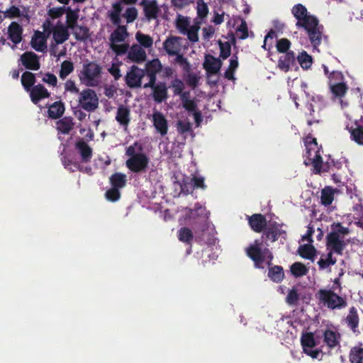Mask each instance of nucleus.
Instances as JSON below:
<instances>
[{
    "instance_id": "nucleus-31",
    "label": "nucleus",
    "mask_w": 363,
    "mask_h": 363,
    "mask_svg": "<svg viewBox=\"0 0 363 363\" xmlns=\"http://www.w3.org/2000/svg\"><path fill=\"white\" fill-rule=\"evenodd\" d=\"M269 278L276 283H280L284 278V272L282 267L279 265L269 266L268 271Z\"/></svg>"
},
{
    "instance_id": "nucleus-14",
    "label": "nucleus",
    "mask_w": 363,
    "mask_h": 363,
    "mask_svg": "<svg viewBox=\"0 0 363 363\" xmlns=\"http://www.w3.org/2000/svg\"><path fill=\"white\" fill-rule=\"evenodd\" d=\"M22 65L28 70L36 71L40 67L38 56L33 52L27 51L21 55Z\"/></svg>"
},
{
    "instance_id": "nucleus-12",
    "label": "nucleus",
    "mask_w": 363,
    "mask_h": 363,
    "mask_svg": "<svg viewBox=\"0 0 363 363\" xmlns=\"http://www.w3.org/2000/svg\"><path fill=\"white\" fill-rule=\"evenodd\" d=\"M282 224L274 222L273 223L269 224V226L266 227L263 231V235L265 236L266 240L274 242L280 237L286 239V232L282 229Z\"/></svg>"
},
{
    "instance_id": "nucleus-59",
    "label": "nucleus",
    "mask_w": 363,
    "mask_h": 363,
    "mask_svg": "<svg viewBox=\"0 0 363 363\" xmlns=\"http://www.w3.org/2000/svg\"><path fill=\"white\" fill-rule=\"evenodd\" d=\"M347 90L346 84L343 82L337 83L331 86L333 94L337 97H342Z\"/></svg>"
},
{
    "instance_id": "nucleus-37",
    "label": "nucleus",
    "mask_w": 363,
    "mask_h": 363,
    "mask_svg": "<svg viewBox=\"0 0 363 363\" xmlns=\"http://www.w3.org/2000/svg\"><path fill=\"white\" fill-rule=\"evenodd\" d=\"M335 191L331 186H325L321 191V203L325 206H330L334 200Z\"/></svg>"
},
{
    "instance_id": "nucleus-40",
    "label": "nucleus",
    "mask_w": 363,
    "mask_h": 363,
    "mask_svg": "<svg viewBox=\"0 0 363 363\" xmlns=\"http://www.w3.org/2000/svg\"><path fill=\"white\" fill-rule=\"evenodd\" d=\"M291 272L295 277H301L306 275L308 272V269L303 263L296 262H294L290 267Z\"/></svg>"
},
{
    "instance_id": "nucleus-57",
    "label": "nucleus",
    "mask_w": 363,
    "mask_h": 363,
    "mask_svg": "<svg viewBox=\"0 0 363 363\" xmlns=\"http://www.w3.org/2000/svg\"><path fill=\"white\" fill-rule=\"evenodd\" d=\"M304 144L307 149V155L308 156H311V150H315V148L318 146L317 140L315 138L312 137V135L311 133L308 134L307 136L304 138Z\"/></svg>"
},
{
    "instance_id": "nucleus-58",
    "label": "nucleus",
    "mask_w": 363,
    "mask_h": 363,
    "mask_svg": "<svg viewBox=\"0 0 363 363\" xmlns=\"http://www.w3.org/2000/svg\"><path fill=\"white\" fill-rule=\"evenodd\" d=\"M277 38V33L271 29L264 37V44L262 46L265 50L269 51L273 47V39Z\"/></svg>"
},
{
    "instance_id": "nucleus-6",
    "label": "nucleus",
    "mask_w": 363,
    "mask_h": 363,
    "mask_svg": "<svg viewBox=\"0 0 363 363\" xmlns=\"http://www.w3.org/2000/svg\"><path fill=\"white\" fill-rule=\"evenodd\" d=\"M102 72L101 67L96 62H88L83 64L82 71L79 75L82 80L87 84L93 86L98 81Z\"/></svg>"
},
{
    "instance_id": "nucleus-43",
    "label": "nucleus",
    "mask_w": 363,
    "mask_h": 363,
    "mask_svg": "<svg viewBox=\"0 0 363 363\" xmlns=\"http://www.w3.org/2000/svg\"><path fill=\"white\" fill-rule=\"evenodd\" d=\"M297 60L301 67L303 69H308L310 68L313 64V58L312 57L307 53L306 51L303 50L298 56L297 57Z\"/></svg>"
},
{
    "instance_id": "nucleus-10",
    "label": "nucleus",
    "mask_w": 363,
    "mask_h": 363,
    "mask_svg": "<svg viewBox=\"0 0 363 363\" xmlns=\"http://www.w3.org/2000/svg\"><path fill=\"white\" fill-rule=\"evenodd\" d=\"M138 0H118L112 4V9L108 11V17L113 24L121 23V13L124 5H135Z\"/></svg>"
},
{
    "instance_id": "nucleus-55",
    "label": "nucleus",
    "mask_w": 363,
    "mask_h": 363,
    "mask_svg": "<svg viewBox=\"0 0 363 363\" xmlns=\"http://www.w3.org/2000/svg\"><path fill=\"white\" fill-rule=\"evenodd\" d=\"M220 48V57L223 60L227 59L231 54V44L229 42L218 41Z\"/></svg>"
},
{
    "instance_id": "nucleus-38",
    "label": "nucleus",
    "mask_w": 363,
    "mask_h": 363,
    "mask_svg": "<svg viewBox=\"0 0 363 363\" xmlns=\"http://www.w3.org/2000/svg\"><path fill=\"white\" fill-rule=\"evenodd\" d=\"M78 18L79 15L77 11L72 10L70 7H68L66 13L67 27L70 29H74L77 26Z\"/></svg>"
},
{
    "instance_id": "nucleus-50",
    "label": "nucleus",
    "mask_w": 363,
    "mask_h": 363,
    "mask_svg": "<svg viewBox=\"0 0 363 363\" xmlns=\"http://www.w3.org/2000/svg\"><path fill=\"white\" fill-rule=\"evenodd\" d=\"M291 13L294 16V18L298 21L302 17H305L306 15L309 13L306 7L301 4H295L291 9Z\"/></svg>"
},
{
    "instance_id": "nucleus-51",
    "label": "nucleus",
    "mask_w": 363,
    "mask_h": 363,
    "mask_svg": "<svg viewBox=\"0 0 363 363\" xmlns=\"http://www.w3.org/2000/svg\"><path fill=\"white\" fill-rule=\"evenodd\" d=\"M74 37L77 40H86L89 36V30L86 26H77L74 33Z\"/></svg>"
},
{
    "instance_id": "nucleus-20",
    "label": "nucleus",
    "mask_w": 363,
    "mask_h": 363,
    "mask_svg": "<svg viewBox=\"0 0 363 363\" xmlns=\"http://www.w3.org/2000/svg\"><path fill=\"white\" fill-rule=\"evenodd\" d=\"M53 39L57 44H62L69 37V33L68 28L60 22L53 28L52 29Z\"/></svg>"
},
{
    "instance_id": "nucleus-39",
    "label": "nucleus",
    "mask_w": 363,
    "mask_h": 363,
    "mask_svg": "<svg viewBox=\"0 0 363 363\" xmlns=\"http://www.w3.org/2000/svg\"><path fill=\"white\" fill-rule=\"evenodd\" d=\"M190 25V18L181 14H177L175 20V26L181 33H185Z\"/></svg>"
},
{
    "instance_id": "nucleus-13",
    "label": "nucleus",
    "mask_w": 363,
    "mask_h": 363,
    "mask_svg": "<svg viewBox=\"0 0 363 363\" xmlns=\"http://www.w3.org/2000/svg\"><path fill=\"white\" fill-rule=\"evenodd\" d=\"M182 38L179 36L170 35L163 43V48L169 56L183 55L180 54L181 41Z\"/></svg>"
},
{
    "instance_id": "nucleus-17",
    "label": "nucleus",
    "mask_w": 363,
    "mask_h": 363,
    "mask_svg": "<svg viewBox=\"0 0 363 363\" xmlns=\"http://www.w3.org/2000/svg\"><path fill=\"white\" fill-rule=\"evenodd\" d=\"M248 223L252 230L256 233L264 231L267 227L266 218L261 213H255L248 216Z\"/></svg>"
},
{
    "instance_id": "nucleus-24",
    "label": "nucleus",
    "mask_w": 363,
    "mask_h": 363,
    "mask_svg": "<svg viewBox=\"0 0 363 363\" xmlns=\"http://www.w3.org/2000/svg\"><path fill=\"white\" fill-rule=\"evenodd\" d=\"M147 55L145 50L140 45H133L128 52V58L135 62L140 63L146 60Z\"/></svg>"
},
{
    "instance_id": "nucleus-23",
    "label": "nucleus",
    "mask_w": 363,
    "mask_h": 363,
    "mask_svg": "<svg viewBox=\"0 0 363 363\" xmlns=\"http://www.w3.org/2000/svg\"><path fill=\"white\" fill-rule=\"evenodd\" d=\"M152 98L157 103H162L168 97L167 87L164 82H159L157 86L152 88Z\"/></svg>"
},
{
    "instance_id": "nucleus-9",
    "label": "nucleus",
    "mask_w": 363,
    "mask_h": 363,
    "mask_svg": "<svg viewBox=\"0 0 363 363\" xmlns=\"http://www.w3.org/2000/svg\"><path fill=\"white\" fill-rule=\"evenodd\" d=\"M140 6L143 7L145 19L150 22L157 20L161 11L157 0H141Z\"/></svg>"
},
{
    "instance_id": "nucleus-16",
    "label": "nucleus",
    "mask_w": 363,
    "mask_h": 363,
    "mask_svg": "<svg viewBox=\"0 0 363 363\" xmlns=\"http://www.w3.org/2000/svg\"><path fill=\"white\" fill-rule=\"evenodd\" d=\"M28 92H29L30 100L34 104H38L42 99L49 98L50 96L48 89L40 84L33 86Z\"/></svg>"
},
{
    "instance_id": "nucleus-44",
    "label": "nucleus",
    "mask_w": 363,
    "mask_h": 363,
    "mask_svg": "<svg viewBox=\"0 0 363 363\" xmlns=\"http://www.w3.org/2000/svg\"><path fill=\"white\" fill-rule=\"evenodd\" d=\"M138 11L135 6L128 7L123 13H121V18L125 19L126 23H133L138 18Z\"/></svg>"
},
{
    "instance_id": "nucleus-48",
    "label": "nucleus",
    "mask_w": 363,
    "mask_h": 363,
    "mask_svg": "<svg viewBox=\"0 0 363 363\" xmlns=\"http://www.w3.org/2000/svg\"><path fill=\"white\" fill-rule=\"evenodd\" d=\"M300 296L298 293V290L296 287H293L288 292V294L285 298L286 303L292 306H295L298 305V302L299 300Z\"/></svg>"
},
{
    "instance_id": "nucleus-60",
    "label": "nucleus",
    "mask_w": 363,
    "mask_h": 363,
    "mask_svg": "<svg viewBox=\"0 0 363 363\" xmlns=\"http://www.w3.org/2000/svg\"><path fill=\"white\" fill-rule=\"evenodd\" d=\"M313 167V172L315 174H320L322 172L324 162H323L322 157L318 153V151H315V157L311 162Z\"/></svg>"
},
{
    "instance_id": "nucleus-26",
    "label": "nucleus",
    "mask_w": 363,
    "mask_h": 363,
    "mask_svg": "<svg viewBox=\"0 0 363 363\" xmlns=\"http://www.w3.org/2000/svg\"><path fill=\"white\" fill-rule=\"evenodd\" d=\"M323 337L324 342L330 349H333L339 345L341 338L340 334L339 333L330 329L325 330L323 333Z\"/></svg>"
},
{
    "instance_id": "nucleus-61",
    "label": "nucleus",
    "mask_w": 363,
    "mask_h": 363,
    "mask_svg": "<svg viewBox=\"0 0 363 363\" xmlns=\"http://www.w3.org/2000/svg\"><path fill=\"white\" fill-rule=\"evenodd\" d=\"M196 11L198 17L203 19L206 18L208 13V5L205 3L204 0H198Z\"/></svg>"
},
{
    "instance_id": "nucleus-33",
    "label": "nucleus",
    "mask_w": 363,
    "mask_h": 363,
    "mask_svg": "<svg viewBox=\"0 0 363 363\" xmlns=\"http://www.w3.org/2000/svg\"><path fill=\"white\" fill-rule=\"evenodd\" d=\"M162 65L159 59H154L147 62L145 64V67L143 72L145 74H157L161 72Z\"/></svg>"
},
{
    "instance_id": "nucleus-42",
    "label": "nucleus",
    "mask_w": 363,
    "mask_h": 363,
    "mask_svg": "<svg viewBox=\"0 0 363 363\" xmlns=\"http://www.w3.org/2000/svg\"><path fill=\"white\" fill-rule=\"evenodd\" d=\"M194 235L191 229L187 227H182L178 231V239L184 243L191 244Z\"/></svg>"
},
{
    "instance_id": "nucleus-28",
    "label": "nucleus",
    "mask_w": 363,
    "mask_h": 363,
    "mask_svg": "<svg viewBox=\"0 0 363 363\" xmlns=\"http://www.w3.org/2000/svg\"><path fill=\"white\" fill-rule=\"evenodd\" d=\"M345 321L353 332H356L359 327V318L357 313V310L354 306L350 308L349 313L346 316Z\"/></svg>"
},
{
    "instance_id": "nucleus-25",
    "label": "nucleus",
    "mask_w": 363,
    "mask_h": 363,
    "mask_svg": "<svg viewBox=\"0 0 363 363\" xmlns=\"http://www.w3.org/2000/svg\"><path fill=\"white\" fill-rule=\"evenodd\" d=\"M296 58L295 55L293 51H289L285 53L284 55H282L279 57L278 61V67L285 72H289L290 69L291 65L295 64Z\"/></svg>"
},
{
    "instance_id": "nucleus-1",
    "label": "nucleus",
    "mask_w": 363,
    "mask_h": 363,
    "mask_svg": "<svg viewBox=\"0 0 363 363\" xmlns=\"http://www.w3.org/2000/svg\"><path fill=\"white\" fill-rule=\"evenodd\" d=\"M263 240L257 239L250 243L245 250L246 255L253 262L254 266L257 269H264L262 265L266 262L269 267L272 265L274 256L271 250L264 247L262 248Z\"/></svg>"
},
{
    "instance_id": "nucleus-4",
    "label": "nucleus",
    "mask_w": 363,
    "mask_h": 363,
    "mask_svg": "<svg viewBox=\"0 0 363 363\" xmlns=\"http://www.w3.org/2000/svg\"><path fill=\"white\" fill-rule=\"evenodd\" d=\"M317 296L320 302L330 309H340L347 306L346 300L330 289H320Z\"/></svg>"
},
{
    "instance_id": "nucleus-35",
    "label": "nucleus",
    "mask_w": 363,
    "mask_h": 363,
    "mask_svg": "<svg viewBox=\"0 0 363 363\" xmlns=\"http://www.w3.org/2000/svg\"><path fill=\"white\" fill-rule=\"evenodd\" d=\"M109 181L112 187L120 189L123 188L126 184V175L123 173L116 172L110 177Z\"/></svg>"
},
{
    "instance_id": "nucleus-22",
    "label": "nucleus",
    "mask_w": 363,
    "mask_h": 363,
    "mask_svg": "<svg viewBox=\"0 0 363 363\" xmlns=\"http://www.w3.org/2000/svg\"><path fill=\"white\" fill-rule=\"evenodd\" d=\"M76 149L78 150L82 162H89L93 155L91 147L83 140L76 143Z\"/></svg>"
},
{
    "instance_id": "nucleus-30",
    "label": "nucleus",
    "mask_w": 363,
    "mask_h": 363,
    "mask_svg": "<svg viewBox=\"0 0 363 363\" xmlns=\"http://www.w3.org/2000/svg\"><path fill=\"white\" fill-rule=\"evenodd\" d=\"M239 66L237 53L234 54L230 60L228 69L224 72V77L230 81H235V72Z\"/></svg>"
},
{
    "instance_id": "nucleus-15",
    "label": "nucleus",
    "mask_w": 363,
    "mask_h": 363,
    "mask_svg": "<svg viewBox=\"0 0 363 363\" xmlns=\"http://www.w3.org/2000/svg\"><path fill=\"white\" fill-rule=\"evenodd\" d=\"M115 119L126 131L131 120L130 108L123 104L119 105L117 108Z\"/></svg>"
},
{
    "instance_id": "nucleus-46",
    "label": "nucleus",
    "mask_w": 363,
    "mask_h": 363,
    "mask_svg": "<svg viewBox=\"0 0 363 363\" xmlns=\"http://www.w3.org/2000/svg\"><path fill=\"white\" fill-rule=\"evenodd\" d=\"M350 138L359 145H363V125H357V128H351L350 130Z\"/></svg>"
},
{
    "instance_id": "nucleus-52",
    "label": "nucleus",
    "mask_w": 363,
    "mask_h": 363,
    "mask_svg": "<svg viewBox=\"0 0 363 363\" xmlns=\"http://www.w3.org/2000/svg\"><path fill=\"white\" fill-rule=\"evenodd\" d=\"M337 262L336 258L333 257V252H329L327 255L326 259L323 258L322 257L318 261V264L320 269H325L330 265H334Z\"/></svg>"
},
{
    "instance_id": "nucleus-41",
    "label": "nucleus",
    "mask_w": 363,
    "mask_h": 363,
    "mask_svg": "<svg viewBox=\"0 0 363 363\" xmlns=\"http://www.w3.org/2000/svg\"><path fill=\"white\" fill-rule=\"evenodd\" d=\"M74 64L70 60H65L61 63L59 77L62 79L66 77L74 71Z\"/></svg>"
},
{
    "instance_id": "nucleus-7",
    "label": "nucleus",
    "mask_w": 363,
    "mask_h": 363,
    "mask_svg": "<svg viewBox=\"0 0 363 363\" xmlns=\"http://www.w3.org/2000/svg\"><path fill=\"white\" fill-rule=\"evenodd\" d=\"M79 104L82 108L88 111H94L99 106V98L96 91L86 89L79 93Z\"/></svg>"
},
{
    "instance_id": "nucleus-18",
    "label": "nucleus",
    "mask_w": 363,
    "mask_h": 363,
    "mask_svg": "<svg viewBox=\"0 0 363 363\" xmlns=\"http://www.w3.org/2000/svg\"><path fill=\"white\" fill-rule=\"evenodd\" d=\"M222 64V61L219 58H216L213 55H208L206 56L203 68L208 76L216 74L220 71Z\"/></svg>"
},
{
    "instance_id": "nucleus-49",
    "label": "nucleus",
    "mask_w": 363,
    "mask_h": 363,
    "mask_svg": "<svg viewBox=\"0 0 363 363\" xmlns=\"http://www.w3.org/2000/svg\"><path fill=\"white\" fill-rule=\"evenodd\" d=\"M301 341L303 350L307 348L312 349L315 346L314 335L312 333H306L303 334L301 337Z\"/></svg>"
},
{
    "instance_id": "nucleus-53",
    "label": "nucleus",
    "mask_w": 363,
    "mask_h": 363,
    "mask_svg": "<svg viewBox=\"0 0 363 363\" xmlns=\"http://www.w3.org/2000/svg\"><path fill=\"white\" fill-rule=\"evenodd\" d=\"M351 363H363V348L354 347L350 354Z\"/></svg>"
},
{
    "instance_id": "nucleus-45",
    "label": "nucleus",
    "mask_w": 363,
    "mask_h": 363,
    "mask_svg": "<svg viewBox=\"0 0 363 363\" xmlns=\"http://www.w3.org/2000/svg\"><path fill=\"white\" fill-rule=\"evenodd\" d=\"M61 161L65 168L68 169L69 172H74L76 170L83 171L82 166H81L77 162H73L71 159L65 155L62 157Z\"/></svg>"
},
{
    "instance_id": "nucleus-34",
    "label": "nucleus",
    "mask_w": 363,
    "mask_h": 363,
    "mask_svg": "<svg viewBox=\"0 0 363 363\" xmlns=\"http://www.w3.org/2000/svg\"><path fill=\"white\" fill-rule=\"evenodd\" d=\"M21 81L26 91H28L33 86H35V75L30 72L26 71L22 74Z\"/></svg>"
},
{
    "instance_id": "nucleus-3",
    "label": "nucleus",
    "mask_w": 363,
    "mask_h": 363,
    "mask_svg": "<svg viewBox=\"0 0 363 363\" xmlns=\"http://www.w3.org/2000/svg\"><path fill=\"white\" fill-rule=\"evenodd\" d=\"M137 143L128 146L125 150V155L129 157L126 160V167L134 173L146 172L150 160L146 154L143 152H136L135 147Z\"/></svg>"
},
{
    "instance_id": "nucleus-63",
    "label": "nucleus",
    "mask_w": 363,
    "mask_h": 363,
    "mask_svg": "<svg viewBox=\"0 0 363 363\" xmlns=\"http://www.w3.org/2000/svg\"><path fill=\"white\" fill-rule=\"evenodd\" d=\"M105 196L108 201H117L121 197L119 189L111 187L106 191Z\"/></svg>"
},
{
    "instance_id": "nucleus-27",
    "label": "nucleus",
    "mask_w": 363,
    "mask_h": 363,
    "mask_svg": "<svg viewBox=\"0 0 363 363\" xmlns=\"http://www.w3.org/2000/svg\"><path fill=\"white\" fill-rule=\"evenodd\" d=\"M115 25L117 26V27L110 35V41L111 43L123 42L128 35L126 26L121 25V23Z\"/></svg>"
},
{
    "instance_id": "nucleus-56",
    "label": "nucleus",
    "mask_w": 363,
    "mask_h": 363,
    "mask_svg": "<svg viewBox=\"0 0 363 363\" xmlns=\"http://www.w3.org/2000/svg\"><path fill=\"white\" fill-rule=\"evenodd\" d=\"M291 41L287 38H281L277 41L276 48L277 52L280 53H286L291 47Z\"/></svg>"
},
{
    "instance_id": "nucleus-8",
    "label": "nucleus",
    "mask_w": 363,
    "mask_h": 363,
    "mask_svg": "<svg viewBox=\"0 0 363 363\" xmlns=\"http://www.w3.org/2000/svg\"><path fill=\"white\" fill-rule=\"evenodd\" d=\"M145 77L143 69L137 65H132L125 76V82L130 89L142 87V80Z\"/></svg>"
},
{
    "instance_id": "nucleus-2",
    "label": "nucleus",
    "mask_w": 363,
    "mask_h": 363,
    "mask_svg": "<svg viewBox=\"0 0 363 363\" xmlns=\"http://www.w3.org/2000/svg\"><path fill=\"white\" fill-rule=\"evenodd\" d=\"M298 28H303L313 47L316 48L321 43L323 26L319 24L318 18L308 13L296 21Z\"/></svg>"
},
{
    "instance_id": "nucleus-32",
    "label": "nucleus",
    "mask_w": 363,
    "mask_h": 363,
    "mask_svg": "<svg viewBox=\"0 0 363 363\" xmlns=\"http://www.w3.org/2000/svg\"><path fill=\"white\" fill-rule=\"evenodd\" d=\"M74 125L71 117H64L57 122V128L62 133L68 134L73 129Z\"/></svg>"
},
{
    "instance_id": "nucleus-29",
    "label": "nucleus",
    "mask_w": 363,
    "mask_h": 363,
    "mask_svg": "<svg viewBox=\"0 0 363 363\" xmlns=\"http://www.w3.org/2000/svg\"><path fill=\"white\" fill-rule=\"evenodd\" d=\"M65 112V105L61 101L54 102L48 107V116L52 119L60 118Z\"/></svg>"
},
{
    "instance_id": "nucleus-64",
    "label": "nucleus",
    "mask_w": 363,
    "mask_h": 363,
    "mask_svg": "<svg viewBox=\"0 0 363 363\" xmlns=\"http://www.w3.org/2000/svg\"><path fill=\"white\" fill-rule=\"evenodd\" d=\"M171 87L173 89V94L174 96H178L182 94L184 89V84L180 79L176 78L171 82Z\"/></svg>"
},
{
    "instance_id": "nucleus-62",
    "label": "nucleus",
    "mask_w": 363,
    "mask_h": 363,
    "mask_svg": "<svg viewBox=\"0 0 363 363\" xmlns=\"http://www.w3.org/2000/svg\"><path fill=\"white\" fill-rule=\"evenodd\" d=\"M306 109L308 111V113H306V116L307 118V124L311 126L313 123H318L320 122L319 120L315 119L313 117L314 115V106L311 103H308L306 106Z\"/></svg>"
},
{
    "instance_id": "nucleus-5",
    "label": "nucleus",
    "mask_w": 363,
    "mask_h": 363,
    "mask_svg": "<svg viewBox=\"0 0 363 363\" xmlns=\"http://www.w3.org/2000/svg\"><path fill=\"white\" fill-rule=\"evenodd\" d=\"M174 61L184 71V79L186 84L192 89H195L198 87L201 77L199 74V73L191 72V65L188 60L184 57V55H180L176 57Z\"/></svg>"
},
{
    "instance_id": "nucleus-47",
    "label": "nucleus",
    "mask_w": 363,
    "mask_h": 363,
    "mask_svg": "<svg viewBox=\"0 0 363 363\" xmlns=\"http://www.w3.org/2000/svg\"><path fill=\"white\" fill-rule=\"evenodd\" d=\"M135 39L140 43V46L145 48H150L152 46L153 40L149 35L138 31L135 34Z\"/></svg>"
},
{
    "instance_id": "nucleus-11",
    "label": "nucleus",
    "mask_w": 363,
    "mask_h": 363,
    "mask_svg": "<svg viewBox=\"0 0 363 363\" xmlns=\"http://www.w3.org/2000/svg\"><path fill=\"white\" fill-rule=\"evenodd\" d=\"M326 239L327 248L330 249V252L333 253L334 252L337 255H342L345 247V243L341 240L340 235L337 233L333 231L327 235Z\"/></svg>"
},
{
    "instance_id": "nucleus-21",
    "label": "nucleus",
    "mask_w": 363,
    "mask_h": 363,
    "mask_svg": "<svg viewBox=\"0 0 363 363\" xmlns=\"http://www.w3.org/2000/svg\"><path fill=\"white\" fill-rule=\"evenodd\" d=\"M23 28L17 22L13 21L8 27L9 38L15 44L20 43L22 40Z\"/></svg>"
},
{
    "instance_id": "nucleus-54",
    "label": "nucleus",
    "mask_w": 363,
    "mask_h": 363,
    "mask_svg": "<svg viewBox=\"0 0 363 363\" xmlns=\"http://www.w3.org/2000/svg\"><path fill=\"white\" fill-rule=\"evenodd\" d=\"M4 18H19L23 14L21 13L20 9L16 6H11L8 9H6V11L4 12ZM28 20H29V16L26 15H23Z\"/></svg>"
},
{
    "instance_id": "nucleus-19",
    "label": "nucleus",
    "mask_w": 363,
    "mask_h": 363,
    "mask_svg": "<svg viewBox=\"0 0 363 363\" xmlns=\"http://www.w3.org/2000/svg\"><path fill=\"white\" fill-rule=\"evenodd\" d=\"M153 125L162 136L165 135L168 131V123L164 116L159 111L152 114Z\"/></svg>"
},
{
    "instance_id": "nucleus-36",
    "label": "nucleus",
    "mask_w": 363,
    "mask_h": 363,
    "mask_svg": "<svg viewBox=\"0 0 363 363\" xmlns=\"http://www.w3.org/2000/svg\"><path fill=\"white\" fill-rule=\"evenodd\" d=\"M301 257L305 259H311L313 261L314 257L316 254L315 248L310 244H305L303 245H301L298 247V250Z\"/></svg>"
}]
</instances>
